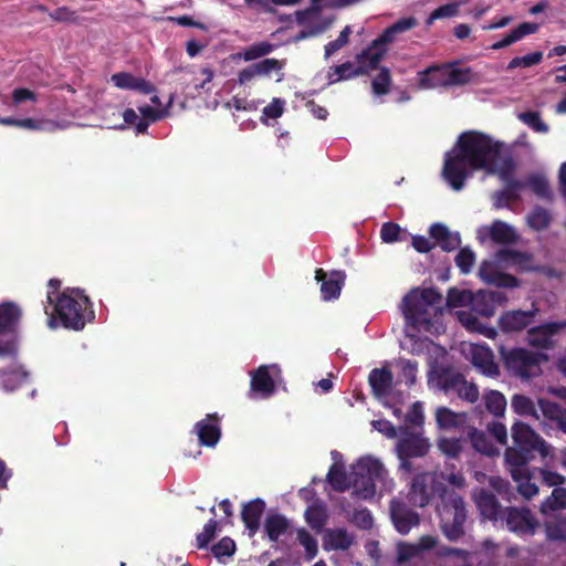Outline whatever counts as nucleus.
<instances>
[{
  "label": "nucleus",
  "instance_id": "1",
  "mask_svg": "<svg viewBox=\"0 0 566 566\" xmlns=\"http://www.w3.org/2000/svg\"><path fill=\"white\" fill-rule=\"evenodd\" d=\"M457 146L458 153L448 154L443 165V177L457 191L464 187L469 177L468 168L484 169L503 177L514 170L513 159L502 154L503 144L486 134L475 130L462 133Z\"/></svg>",
  "mask_w": 566,
  "mask_h": 566
},
{
  "label": "nucleus",
  "instance_id": "2",
  "mask_svg": "<svg viewBox=\"0 0 566 566\" xmlns=\"http://www.w3.org/2000/svg\"><path fill=\"white\" fill-rule=\"evenodd\" d=\"M52 306L51 312L44 307L51 328H55L59 322L64 328L77 332L95 319L91 300L78 287L64 290L57 295L56 302Z\"/></svg>",
  "mask_w": 566,
  "mask_h": 566
},
{
  "label": "nucleus",
  "instance_id": "3",
  "mask_svg": "<svg viewBox=\"0 0 566 566\" xmlns=\"http://www.w3.org/2000/svg\"><path fill=\"white\" fill-rule=\"evenodd\" d=\"M513 446L505 451V460L513 467L527 464L535 454L545 458L549 454V446L531 426L516 421L512 426Z\"/></svg>",
  "mask_w": 566,
  "mask_h": 566
},
{
  "label": "nucleus",
  "instance_id": "4",
  "mask_svg": "<svg viewBox=\"0 0 566 566\" xmlns=\"http://www.w3.org/2000/svg\"><path fill=\"white\" fill-rule=\"evenodd\" d=\"M437 512L440 517V527L443 535L450 542H457L464 535V523L467 521V510L463 497L454 491L443 490L441 504Z\"/></svg>",
  "mask_w": 566,
  "mask_h": 566
},
{
  "label": "nucleus",
  "instance_id": "5",
  "mask_svg": "<svg viewBox=\"0 0 566 566\" xmlns=\"http://www.w3.org/2000/svg\"><path fill=\"white\" fill-rule=\"evenodd\" d=\"M418 25L415 17L402 18L394 24L386 28L382 33L376 38L371 44L357 55V67H363L365 74L368 70H376L384 55L386 54V45L394 42L397 34L409 31Z\"/></svg>",
  "mask_w": 566,
  "mask_h": 566
},
{
  "label": "nucleus",
  "instance_id": "6",
  "mask_svg": "<svg viewBox=\"0 0 566 566\" xmlns=\"http://www.w3.org/2000/svg\"><path fill=\"white\" fill-rule=\"evenodd\" d=\"M500 358L505 369L521 379H531L542 374L541 363L546 360L544 354L534 353L527 348H507L504 345L497 347Z\"/></svg>",
  "mask_w": 566,
  "mask_h": 566
},
{
  "label": "nucleus",
  "instance_id": "7",
  "mask_svg": "<svg viewBox=\"0 0 566 566\" xmlns=\"http://www.w3.org/2000/svg\"><path fill=\"white\" fill-rule=\"evenodd\" d=\"M442 294L433 289H413L402 300L401 308L406 321L413 327L431 324L429 307L440 304Z\"/></svg>",
  "mask_w": 566,
  "mask_h": 566
},
{
  "label": "nucleus",
  "instance_id": "8",
  "mask_svg": "<svg viewBox=\"0 0 566 566\" xmlns=\"http://www.w3.org/2000/svg\"><path fill=\"white\" fill-rule=\"evenodd\" d=\"M385 473L379 460L371 457L360 458L353 467L352 485L363 499H370L376 493V482L384 480Z\"/></svg>",
  "mask_w": 566,
  "mask_h": 566
},
{
  "label": "nucleus",
  "instance_id": "9",
  "mask_svg": "<svg viewBox=\"0 0 566 566\" xmlns=\"http://www.w3.org/2000/svg\"><path fill=\"white\" fill-rule=\"evenodd\" d=\"M22 317L18 304L8 301L0 304V356H11L17 352V329Z\"/></svg>",
  "mask_w": 566,
  "mask_h": 566
},
{
  "label": "nucleus",
  "instance_id": "10",
  "mask_svg": "<svg viewBox=\"0 0 566 566\" xmlns=\"http://www.w3.org/2000/svg\"><path fill=\"white\" fill-rule=\"evenodd\" d=\"M443 489L436 482V476L429 472H421L413 476L408 493L409 502L418 507L427 506L434 494Z\"/></svg>",
  "mask_w": 566,
  "mask_h": 566
},
{
  "label": "nucleus",
  "instance_id": "11",
  "mask_svg": "<svg viewBox=\"0 0 566 566\" xmlns=\"http://www.w3.org/2000/svg\"><path fill=\"white\" fill-rule=\"evenodd\" d=\"M502 522H505L507 530L518 535H534L539 526L538 521L527 507H506Z\"/></svg>",
  "mask_w": 566,
  "mask_h": 566
},
{
  "label": "nucleus",
  "instance_id": "12",
  "mask_svg": "<svg viewBox=\"0 0 566 566\" xmlns=\"http://www.w3.org/2000/svg\"><path fill=\"white\" fill-rule=\"evenodd\" d=\"M566 328V321L548 322L527 329V344L537 349H551L554 347V336Z\"/></svg>",
  "mask_w": 566,
  "mask_h": 566
},
{
  "label": "nucleus",
  "instance_id": "13",
  "mask_svg": "<svg viewBox=\"0 0 566 566\" xmlns=\"http://www.w3.org/2000/svg\"><path fill=\"white\" fill-rule=\"evenodd\" d=\"M538 308L533 306L532 310H511L505 311L499 317V327L503 333H518L528 329L534 323L538 314Z\"/></svg>",
  "mask_w": 566,
  "mask_h": 566
},
{
  "label": "nucleus",
  "instance_id": "14",
  "mask_svg": "<svg viewBox=\"0 0 566 566\" xmlns=\"http://www.w3.org/2000/svg\"><path fill=\"white\" fill-rule=\"evenodd\" d=\"M402 437L397 442L398 458H421L430 449L429 440L420 433L409 431L407 428H400Z\"/></svg>",
  "mask_w": 566,
  "mask_h": 566
},
{
  "label": "nucleus",
  "instance_id": "15",
  "mask_svg": "<svg viewBox=\"0 0 566 566\" xmlns=\"http://www.w3.org/2000/svg\"><path fill=\"white\" fill-rule=\"evenodd\" d=\"M474 502L480 515L488 521L496 523L503 520L506 507H503L497 496L488 489L481 488L474 494Z\"/></svg>",
  "mask_w": 566,
  "mask_h": 566
},
{
  "label": "nucleus",
  "instance_id": "16",
  "mask_svg": "<svg viewBox=\"0 0 566 566\" xmlns=\"http://www.w3.org/2000/svg\"><path fill=\"white\" fill-rule=\"evenodd\" d=\"M505 300L502 292L499 291H479L473 294L470 306L471 311L483 317H491L495 313V307Z\"/></svg>",
  "mask_w": 566,
  "mask_h": 566
},
{
  "label": "nucleus",
  "instance_id": "17",
  "mask_svg": "<svg viewBox=\"0 0 566 566\" xmlns=\"http://www.w3.org/2000/svg\"><path fill=\"white\" fill-rule=\"evenodd\" d=\"M195 429L201 446L214 447L221 438L220 417L209 413L196 423Z\"/></svg>",
  "mask_w": 566,
  "mask_h": 566
},
{
  "label": "nucleus",
  "instance_id": "18",
  "mask_svg": "<svg viewBox=\"0 0 566 566\" xmlns=\"http://www.w3.org/2000/svg\"><path fill=\"white\" fill-rule=\"evenodd\" d=\"M512 174L513 171H510L505 177L499 176L505 182V187L493 195L495 209L506 208L511 202L517 201L521 198L518 191L524 188V184L513 178Z\"/></svg>",
  "mask_w": 566,
  "mask_h": 566
},
{
  "label": "nucleus",
  "instance_id": "19",
  "mask_svg": "<svg viewBox=\"0 0 566 566\" xmlns=\"http://www.w3.org/2000/svg\"><path fill=\"white\" fill-rule=\"evenodd\" d=\"M479 275L484 282L496 287L514 289L520 286V280L516 276L495 270L493 264L488 261L481 263Z\"/></svg>",
  "mask_w": 566,
  "mask_h": 566
},
{
  "label": "nucleus",
  "instance_id": "20",
  "mask_svg": "<svg viewBox=\"0 0 566 566\" xmlns=\"http://www.w3.org/2000/svg\"><path fill=\"white\" fill-rule=\"evenodd\" d=\"M391 520L398 533L406 535L420 523V515L403 504H391Z\"/></svg>",
  "mask_w": 566,
  "mask_h": 566
},
{
  "label": "nucleus",
  "instance_id": "21",
  "mask_svg": "<svg viewBox=\"0 0 566 566\" xmlns=\"http://www.w3.org/2000/svg\"><path fill=\"white\" fill-rule=\"evenodd\" d=\"M250 391L262 398H269L274 394L275 382L266 365H261L251 373Z\"/></svg>",
  "mask_w": 566,
  "mask_h": 566
},
{
  "label": "nucleus",
  "instance_id": "22",
  "mask_svg": "<svg viewBox=\"0 0 566 566\" xmlns=\"http://www.w3.org/2000/svg\"><path fill=\"white\" fill-rule=\"evenodd\" d=\"M112 83L122 90H133L143 94H151L156 92V87L142 77H135L128 72H118L111 76Z\"/></svg>",
  "mask_w": 566,
  "mask_h": 566
},
{
  "label": "nucleus",
  "instance_id": "23",
  "mask_svg": "<svg viewBox=\"0 0 566 566\" xmlns=\"http://www.w3.org/2000/svg\"><path fill=\"white\" fill-rule=\"evenodd\" d=\"M368 382L375 397H387L392 388L394 375L390 369L374 368L368 376Z\"/></svg>",
  "mask_w": 566,
  "mask_h": 566
},
{
  "label": "nucleus",
  "instance_id": "24",
  "mask_svg": "<svg viewBox=\"0 0 566 566\" xmlns=\"http://www.w3.org/2000/svg\"><path fill=\"white\" fill-rule=\"evenodd\" d=\"M265 510V503L261 499H254L245 503L241 511V518L249 531L250 536H254L260 528V520Z\"/></svg>",
  "mask_w": 566,
  "mask_h": 566
},
{
  "label": "nucleus",
  "instance_id": "25",
  "mask_svg": "<svg viewBox=\"0 0 566 566\" xmlns=\"http://www.w3.org/2000/svg\"><path fill=\"white\" fill-rule=\"evenodd\" d=\"M420 88L448 87L447 64L431 65L418 73Z\"/></svg>",
  "mask_w": 566,
  "mask_h": 566
},
{
  "label": "nucleus",
  "instance_id": "26",
  "mask_svg": "<svg viewBox=\"0 0 566 566\" xmlns=\"http://www.w3.org/2000/svg\"><path fill=\"white\" fill-rule=\"evenodd\" d=\"M434 416L440 429L451 430L468 427V415L465 412H454L448 407H438Z\"/></svg>",
  "mask_w": 566,
  "mask_h": 566
},
{
  "label": "nucleus",
  "instance_id": "27",
  "mask_svg": "<svg viewBox=\"0 0 566 566\" xmlns=\"http://www.w3.org/2000/svg\"><path fill=\"white\" fill-rule=\"evenodd\" d=\"M495 258L500 263L505 265H515L522 271L532 270L531 263L533 256L527 252L503 248L495 253Z\"/></svg>",
  "mask_w": 566,
  "mask_h": 566
},
{
  "label": "nucleus",
  "instance_id": "28",
  "mask_svg": "<svg viewBox=\"0 0 566 566\" xmlns=\"http://www.w3.org/2000/svg\"><path fill=\"white\" fill-rule=\"evenodd\" d=\"M473 366L486 376L494 377L499 375V367L494 361L492 352L486 347H475L472 350Z\"/></svg>",
  "mask_w": 566,
  "mask_h": 566
},
{
  "label": "nucleus",
  "instance_id": "29",
  "mask_svg": "<svg viewBox=\"0 0 566 566\" xmlns=\"http://www.w3.org/2000/svg\"><path fill=\"white\" fill-rule=\"evenodd\" d=\"M524 188H530L538 198L553 201L554 193L547 177L544 174H530L524 181Z\"/></svg>",
  "mask_w": 566,
  "mask_h": 566
},
{
  "label": "nucleus",
  "instance_id": "30",
  "mask_svg": "<svg viewBox=\"0 0 566 566\" xmlns=\"http://www.w3.org/2000/svg\"><path fill=\"white\" fill-rule=\"evenodd\" d=\"M538 406L543 416L555 422L557 429L566 434V409L548 399H538Z\"/></svg>",
  "mask_w": 566,
  "mask_h": 566
},
{
  "label": "nucleus",
  "instance_id": "31",
  "mask_svg": "<svg viewBox=\"0 0 566 566\" xmlns=\"http://www.w3.org/2000/svg\"><path fill=\"white\" fill-rule=\"evenodd\" d=\"M538 24L532 22H523L514 28L509 34H506L502 40L493 43L491 45L492 50H501L511 44L522 40L526 35L533 34L537 32Z\"/></svg>",
  "mask_w": 566,
  "mask_h": 566
},
{
  "label": "nucleus",
  "instance_id": "32",
  "mask_svg": "<svg viewBox=\"0 0 566 566\" xmlns=\"http://www.w3.org/2000/svg\"><path fill=\"white\" fill-rule=\"evenodd\" d=\"M304 517L312 530L321 532L328 520L326 505L322 501L314 502L305 510Z\"/></svg>",
  "mask_w": 566,
  "mask_h": 566
},
{
  "label": "nucleus",
  "instance_id": "33",
  "mask_svg": "<svg viewBox=\"0 0 566 566\" xmlns=\"http://www.w3.org/2000/svg\"><path fill=\"white\" fill-rule=\"evenodd\" d=\"M491 240L499 244H512L517 241L515 230L504 221L494 220L489 228Z\"/></svg>",
  "mask_w": 566,
  "mask_h": 566
},
{
  "label": "nucleus",
  "instance_id": "34",
  "mask_svg": "<svg viewBox=\"0 0 566 566\" xmlns=\"http://www.w3.org/2000/svg\"><path fill=\"white\" fill-rule=\"evenodd\" d=\"M346 273L344 271H332L331 277L321 284V293L324 301L337 298L345 283Z\"/></svg>",
  "mask_w": 566,
  "mask_h": 566
},
{
  "label": "nucleus",
  "instance_id": "35",
  "mask_svg": "<svg viewBox=\"0 0 566 566\" xmlns=\"http://www.w3.org/2000/svg\"><path fill=\"white\" fill-rule=\"evenodd\" d=\"M289 527V520L279 513L269 515L264 523L265 534L271 542H277L280 536L287 532Z\"/></svg>",
  "mask_w": 566,
  "mask_h": 566
},
{
  "label": "nucleus",
  "instance_id": "36",
  "mask_svg": "<svg viewBox=\"0 0 566 566\" xmlns=\"http://www.w3.org/2000/svg\"><path fill=\"white\" fill-rule=\"evenodd\" d=\"M566 509V488H554L551 495L547 496L539 506L543 515Z\"/></svg>",
  "mask_w": 566,
  "mask_h": 566
},
{
  "label": "nucleus",
  "instance_id": "37",
  "mask_svg": "<svg viewBox=\"0 0 566 566\" xmlns=\"http://www.w3.org/2000/svg\"><path fill=\"white\" fill-rule=\"evenodd\" d=\"M469 438L474 450L485 455H493L497 453V450L493 446L490 438L485 432L478 430L476 428H469Z\"/></svg>",
  "mask_w": 566,
  "mask_h": 566
},
{
  "label": "nucleus",
  "instance_id": "38",
  "mask_svg": "<svg viewBox=\"0 0 566 566\" xmlns=\"http://www.w3.org/2000/svg\"><path fill=\"white\" fill-rule=\"evenodd\" d=\"M483 402L486 410L494 417H502L506 409V399L497 390H489L483 395Z\"/></svg>",
  "mask_w": 566,
  "mask_h": 566
},
{
  "label": "nucleus",
  "instance_id": "39",
  "mask_svg": "<svg viewBox=\"0 0 566 566\" xmlns=\"http://www.w3.org/2000/svg\"><path fill=\"white\" fill-rule=\"evenodd\" d=\"M284 60L269 57L260 62L253 63L256 76H270L272 72H276L279 74L276 82H281L283 80L284 74L281 72V70L284 67Z\"/></svg>",
  "mask_w": 566,
  "mask_h": 566
},
{
  "label": "nucleus",
  "instance_id": "40",
  "mask_svg": "<svg viewBox=\"0 0 566 566\" xmlns=\"http://www.w3.org/2000/svg\"><path fill=\"white\" fill-rule=\"evenodd\" d=\"M327 481L336 492H345L352 485V478L348 479L345 470L337 464H333L327 473Z\"/></svg>",
  "mask_w": 566,
  "mask_h": 566
},
{
  "label": "nucleus",
  "instance_id": "41",
  "mask_svg": "<svg viewBox=\"0 0 566 566\" xmlns=\"http://www.w3.org/2000/svg\"><path fill=\"white\" fill-rule=\"evenodd\" d=\"M473 74L470 67H457L455 64H447V85L460 86L472 81Z\"/></svg>",
  "mask_w": 566,
  "mask_h": 566
},
{
  "label": "nucleus",
  "instance_id": "42",
  "mask_svg": "<svg viewBox=\"0 0 566 566\" xmlns=\"http://www.w3.org/2000/svg\"><path fill=\"white\" fill-rule=\"evenodd\" d=\"M511 407L520 416H531L539 419L534 401L527 396L515 394L511 399Z\"/></svg>",
  "mask_w": 566,
  "mask_h": 566
},
{
  "label": "nucleus",
  "instance_id": "43",
  "mask_svg": "<svg viewBox=\"0 0 566 566\" xmlns=\"http://www.w3.org/2000/svg\"><path fill=\"white\" fill-rule=\"evenodd\" d=\"M546 537L551 541H566V516L559 515L544 523Z\"/></svg>",
  "mask_w": 566,
  "mask_h": 566
},
{
  "label": "nucleus",
  "instance_id": "44",
  "mask_svg": "<svg viewBox=\"0 0 566 566\" xmlns=\"http://www.w3.org/2000/svg\"><path fill=\"white\" fill-rule=\"evenodd\" d=\"M552 221L551 213L543 207H535L527 216L528 226L536 230L542 231L549 227Z\"/></svg>",
  "mask_w": 566,
  "mask_h": 566
},
{
  "label": "nucleus",
  "instance_id": "45",
  "mask_svg": "<svg viewBox=\"0 0 566 566\" xmlns=\"http://www.w3.org/2000/svg\"><path fill=\"white\" fill-rule=\"evenodd\" d=\"M489 486L496 492L501 500L511 502L515 497V491L510 481L501 476H490Z\"/></svg>",
  "mask_w": 566,
  "mask_h": 566
},
{
  "label": "nucleus",
  "instance_id": "46",
  "mask_svg": "<svg viewBox=\"0 0 566 566\" xmlns=\"http://www.w3.org/2000/svg\"><path fill=\"white\" fill-rule=\"evenodd\" d=\"M391 73L386 66L379 69V73L371 81L373 92L378 95H386L390 91L391 86Z\"/></svg>",
  "mask_w": 566,
  "mask_h": 566
},
{
  "label": "nucleus",
  "instance_id": "47",
  "mask_svg": "<svg viewBox=\"0 0 566 566\" xmlns=\"http://www.w3.org/2000/svg\"><path fill=\"white\" fill-rule=\"evenodd\" d=\"M274 48V44L263 41L245 48L240 55L247 62L254 61L270 54L271 52H273Z\"/></svg>",
  "mask_w": 566,
  "mask_h": 566
},
{
  "label": "nucleus",
  "instance_id": "48",
  "mask_svg": "<svg viewBox=\"0 0 566 566\" xmlns=\"http://www.w3.org/2000/svg\"><path fill=\"white\" fill-rule=\"evenodd\" d=\"M518 119L536 133L546 134L549 130L548 125L543 122L539 112L527 111L520 113Z\"/></svg>",
  "mask_w": 566,
  "mask_h": 566
},
{
  "label": "nucleus",
  "instance_id": "49",
  "mask_svg": "<svg viewBox=\"0 0 566 566\" xmlns=\"http://www.w3.org/2000/svg\"><path fill=\"white\" fill-rule=\"evenodd\" d=\"M353 537L344 528L331 531L328 533L329 546L335 551H346L353 545Z\"/></svg>",
  "mask_w": 566,
  "mask_h": 566
},
{
  "label": "nucleus",
  "instance_id": "50",
  "mask_svg": "<svg viewBox=\"0 0 566 566\" xmlns=\"http://www.w3.org/2000/svg\"><path fill=\"white\" fill-rule=\"evenodd\" d=\"M297 541L305 549V557L312 560L318 553L317 539L305 528L297 530Z\"/></svg>",
  "mask_w": 566,
  "mask_h": 566
},
{
  "label": "nucleus",
  "instance_id": "51",
  "mask_svg": "<svg viewBox=\"0 0 566 566\" xmlns=\"http://www.w3.org/2000/svg\"><path fill=\"white\" fill-rule=\"evenodd\" d=\"M472 296L470 291L451 287L447 294V306L450 308L462 307L471 303Z\"/></svg>",
  "mask_w": 566,
  "mask_h": 566
},
{
  "label": "nucleus",
  "instance_id": "52",
  "mask_svg": "<svg viewBox=\"0 0 566 566\" xmlns=\"http://www.w3.org/2000/svg\"><path fill=\"white\" fill-rule=\"evenodd\" d=\"M334 74L337 75L336 78H333V75L329 74V81L331 83L338 82L340 80H348L353 78L358 75L365 74V70L363 67H354V65L350 62H345L340 65H336L334 67Z\"/></svg>",
  "mask_w": 566,
  "mask_h": 566
},
{
  "label": "nucleus",
  "instance_id": "53",
  "mask_svg": "<svg viewBox=\"0 0 566 566\" xmlns=\"http://www.w3.org/2000/svg\"><path fill=\"white\" fill-rule=\"evenodd\" d=\"M454 261L455 265L460 269V272L463 274H468L471 272L474 265L475 254L468 247L461 248L458 254L455 255Z\"/></svg>",
  "mask_w": 566,
  "mask_h": 566
},
{
  "label": "nucleus",
  "instance_id": "54",
  "mask_svg": "<svg viewBox=\"0 0 566 566\" xmlns=\"http://www.w3.org/2000/svg\"><path fill=\"white\" fill-rule=\"evenodd\" d=\"M219 527V522L211 518L209 520L205 526L203 531L197 535V547L202 549L207 548L209 543L216 537L217 531Z\"/></svg>",
  "mask_w": 566,
  "mask_h": 566
},
{
  "label": "nucleus",
  "instance_id": "55",
  "mask_svg": "<svg viewBox=\"0 0 566 566\" xmlns=\"http://www.w3.org/2000/svg\"><path fill=\"white\" fill-rule=\"evenodd\" d=\"M439 450L451 459H457L462 451V443L457 438H440L438 440Z\"/></svg>",
  "mask_w": 566,
  "mask_h": 566
},
{
  "label": "nucleus",
  "instance_id": "56",
  "mask_svg": "<svg viewBox=\"0 0 566 566\" xmlns=\"http://www.w3.org/2000/svg\"><path fill=\"white\" fill-rule=\"evenodd\" d=\"M138 109L143 117L138 119V122L136 123V132L143 134L147 132L149 120L156 122L157 119H159V112L149 105H144Z\"/></svg>",
  "mask_w": 566,
  "mask_h": 566
},
{
  "label": "nucleus",
  "instance_id": "57",
  "mask_svg": "<svg viewBox=\"0 0 566 566\" xmlns=\"http://www.w3.org/2000/svg\"><path fill=\"white\" fill-rule=\"evenodd\" d=\"M405 421L415 428H421L424 423L423 407L420 401L413 402L405 416Z\"/></svg>",
  "mask_w": 566,
  "mask_h": 566
},
{
  "label": "nucleus",
  "instance_id": "58",
  "mask_svg": "<svg viewBox=\"0 0 566 566\" xmlns=\"http://www.w3.org/2000/svg\"><path fill=\"white\" fill-rule=\"evenodd\" d=\"M350 34H352V28H350V25H346L340 31V33L336 40L331 41L325 45V56L329 57L331 55L336 53L338 50H340L343 46H345L348 43Z\"/></svg>",
  "mask_w": 566,
  "mask_h": 566
},
{
  "label": "nucleus",
  "instance_id": "59",
  "mask_svg": "<svg viewBox=\"0 0 566 566\" xmlns=\"http://www.w3.org/2000/svg\"><path fill=\"white\" fill-rule=\"evenodd\" d=\"M211 552L217 558L230 557L235 552V543L232 538L224 536L211 547Z\"/></svg>",
  "mask_w": 566,
  "mask_h": 566
},
{
  "label": "nucleus",
  "instance_id": "60",
  "mask_svg": "<svg viewBox=\"0 0 566 566\" xmlns=\"http://www.w3.org/2000/svg\"><path fill=\"white\" fill-rule=\"evenodd\" d=\"M457 395L460 399L465 400L470 403H474L479 400V388L474 382H469L465 378L461 382Z\"/></svg>",
  "mask_w": 566,
  "mask_h": 566
},
{
  "label": "nucleus",
  "instance_id": "61",
  "mask_svg": "<svg viewBox=\"0 0 566 566\" xmlns=\"http://www.w3.org/2000/svg\"><path fill=\"white\" fill-rule=\"evenodd\" d=\"M401 228L395 222H386L381 226L380 238L386 243H394L399 241Z\"/></svg>",
  "mask_w": 566,
  "mask_h": 566
},
{
  "label": "nucleus",
  "instance_id": "62",
  "mask_svg": "<svg viewBox=\"0 0 566 566\" xmlns=\"http://www.w3.org/2000/svg\"><path fill=\"white\" fill-rule=\"evenodd\" d=\"M478 314L472 311H460L458 312V317L461 324L471 332H479L481 327H483V323L476 317Z\"/></svg>",
  "mask_w": 566,
  "mask_h": 566
},
{
  "label": "nucleus",
  "instance_id": "63",
  "mask_svg": "<svg viewBox=\"0 0 566 566\" xmlns=\"http://www.w3.org/2000/svg\"><path fill=\"white\" fill-rule=\"evenodd\" d=\"M458 12V7L454 3H447L443 6H440L436 10H433L429 18L427 19V24L430 25L433 23L434 20L442 19V18H451L455 15Z\"/></svg>",
  "mask_w": 566,
  "mask_h": 566
},
{
  "label": "nucleus",
  "instance_id": "64",
  "mask_svg": "<svg viewBox=\"0 0 566 566\" xmlns=\"http://www.w3.org/2000/svg\"><path fill=\"white\" fill-rule=\"evenodd\" d=\"M50 18L55 22H70L75 23L78 20V17L75 11L71 10L69 7H59L54 11L50 12Z\"/></svg>",
  "mask_w": 566,
  "mask_h": 566
}]
</instances>
